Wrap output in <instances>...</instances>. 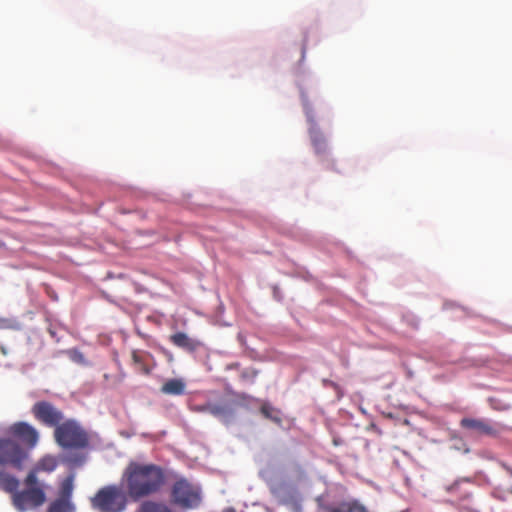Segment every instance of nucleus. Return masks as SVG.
<instances>
[{"label":"nucleus","mask_w":512,"mask_h":512,"mask_svg":"<svg viewBox=\"0 0 512 512\" xmlns=\"http://www.w3.org/2000/svg\"><path fill=\"white\" fill-rule=\"evenodd\" d=\"M131 357L132 363L138 372L145 375H149L151 373L152 369L148 365V360L152 357L151 354L145 351L133 350Z\"/></svg>","instance_id":"nucleus-12"},{"label":"nucleus","mask_w":512,"mask_h":512,"mask_svg":"<svg viewBox=\"0 0 512 512\" xmlns=\"http://www.w3.org/2000/svg\"><path fill=\"white\" fill-rule=\"evenodd\" d=\"M36 420L48 427H57L63 420V413L48 401L36 402L32 407Z\"/></svg>","instance_id":"nucleus-8"},{"label":"nucleus","mask_w":512,"mask_h":512,"mask_svg":"<svg viewBox=\"0 0 512 512\" xmlns=\"http://www.w3.org/2000/svg\"><path fill=\"white\" fill-rule=\"evenodd\" d=\"M29 458V452L9 437L0 438V466L22 470Z\"/></svg>","instance_id":"nucleus-6"},{"label":"nucleus","mask_w":512,"mask_h":512,"mask_svg":"<svg viewBox=\"0 0 512 512\" xmlns=\"http://www.w3.org/2000/svg\"><path fill=\"white\" fill-rule=\"evenodd\" d=\"M139 512H173V510L162 502L144 501L140 507Z\"/></svg>","instance_id":"nucleus-20"},{"label":"nucleus","mask_w":512,"mask_h":512,"mask_svg":"<svg viewBox=\"0 0 512 512\" xmlns=\"http://www.w3.org/2000/svg\"><path fill=\"white\" fill-rule=\"evenodd\" d=\"M7 433L15 441L19 440L20 445L27 449L28 452L37 445L39 440L37 429L23 421L15 422L10 425L7 429Z\"/></svg>","instance_id":"nucleus-7"},{"label":"nucleus","mask_w":512,"mask_h":512,"mask_svg":"<svg viewBox=\"0 0 512 512\" xmlns=\"http://www.w3.org/2000/svg\"><path fill=\"white\" fill-rule=\"evenodd\" d=\"M78 356L79 357H77V360H80V358H82V354H79Z\"/></svg>","instance_id":"nucleus-25"},{"label":"nucleus","mask_w":512,"mask_h":512,"mask_svg":"<svg viewBox=\"0 0 512 512\" xmlns=\"http://www.w3.org/2000/svg\"><path fill=\"white\" fill-rule=\"evenodd\" d=\"M78 356L79 357H77V360H80V358H82V354H79Z\"/></svg>","instance_id":"nucleus-26"},{"label":"nucleus","mask_w":512,"mask_h":512,"mask_svg":"<svg viewBox=\"0 0 512 512\" xmlns=\"http://www.w3.org/2000/svg\"><path fill=\"white\" fill-rule=\"evenodd\" d=\"M24 489L17 490L12 497V505L18 512H27L41 507L47 500L49 486L35 478L33 473H27L23 480Z\"/></svg>","instance_id":"nucleus-2"},{"label":"nucleus","mask_w":512,"mask_h":512,"mask_svg":"<svg viewBox=\"0 0 512 512\" xmlns=\"http://www.w3.org/2000/svg\"><path fill=\"white\" fill-rule=\"evenodd\" d=\"M306 114L310 123L309 135L315 152L319 155L324 154L327 151L326 139L321 130L316 126L314 119L309 115L308 111Z\"/></svg>","instance_id":"nucleus-10"},{"label":"nucleus","mask_w":512,"mask_h":512,"mask_svg":"<svg viewBox=\"0 0 512 512\" xmlns=\"http://www.w3.org/2000/svg\"><path fill=\"white\" fill-rule=\"evenodd\" d=\"M186 390V383L183 379L173 378L167 380L162 386L160 391L165 395H183Z\"/></svg>","instance_id":"nucleus-14"},{"label":"nucleus","mask_w":512,"mask_h":512,"mask_svg":"<svg viewBox=\"0 0 512 512\" xmlns=\"http://www.w3.org/2000/svg\"><path fill=\"white\" fill-rule=\"evenodd\" d=\"M458 486H459V482H458V481H456L454 484H452L451 486H449V487L447 488V490H448L449 492H452V491L456 490Z\"/></svg>","instance_id":"nucleus-24"},{"label":"nucleus","mask_w":512,"mask_h":512,"mask_svg":"<svg viewBox=\"0 0 512 512\" xmlns=\"http://www.w3.org/2000/svg\"><path fill=\"white\" fill-rule=\"evenodd\" d=\"M58 466L56 457L52 455H46L42 457L28 473H33L35 478H38L40 472L50 473L54 471Z\"/></svg>","instance_id":"nucleus-13"},{"label":"nucleus","mask_w":512,"mask_h":512,"mask_svg":"<svg viewBox=\"0 0 512 512\" xmlns=\"http://www.w3.org/2000/svg\"><path fill=\"white\" fill-rule=\"evenodd\" d=\"M46 512H76V507L72 501L55 498L50 502Z\"/></svg>","instance_id":"nucleus-17"},{"label":"nucleus","mask_w":512,"mask_h":512,"mask_svg":"<svg viewBox=\"0 0 512 512\" xmlns=\"http://www.w3.org/2000/svg\"><path fill=\"white\" fill-rule=\"evenodd\" d=\"M171 501L185 510L196 509L202 501L201 488L185 478H180L171 488Z\"/></svg>","instance_id":"nucleus-5"},{"label":"nucleus","mask_w":512,"mask_h":512,"mask_svg":"<svg viewBox=\"0 0 512 512\" xmlns=\"http://www.w3.org/2000/svg\"><path fill=\"white\" fill-rule=\"evenodd\" d=\"M327 512H368V510L357 500H351L343 501L337 506L330 507Z\"/></svg>","instance_id":"nucleus-16"},{"label":"nucleus","mask_w":512,"mask_h":512,"mask_svg":"<svg viewBox=\"0 0 512 512\" xmlns=\"http://www.w3.org/2000/svg\"><path fill=\"white\" fill-rule=\"evenodd\" d=\"M56 443L64 449H86L90 444L88 432L73 419L66 420L54 430Z\"/></svg>","instance_id":"nucleus-3"},{"label":"nucleus","mask_w":512,"mask_h":512,"mask_svg":"<svg viewBox=\"0 0 512 512\" xmlns=\"http://www.w3.org/2000/svg\"><path fill=\"white\" fill-rule=\"evenodd\" d=\"M170 341L173 345L189 352H194L201 346L200 341L190 338L184 332H177L175 334H172L170 336Z\"/></svg>","instance_id":"nucleus-11"},{"label":"nucleus","mask_w":512,"mask_h":512,"mask_svg":"<svg viewBox=\"0 0 512 512\" xmlns=\"http://www.w3.org/2000/svg\"><path fill=\"white\" fill-rule=\"evenodd\" d=\"M9 322L6 319L0 318V329L8 328Z\"/></svg>","instance_id":"nucleus-23"},{"label":"nucleus","mask_w":512,"mask_h":512,"mask_svg":"<svg viewBox=\"0 0 512 512\" xmlns=\"http://www.w3.org/2000/svg\"><path fill=\"white\" fill-rule=\"evenodd\" d=\"M194 411L197 412H205L209 413L215 417H221L226 414V407L220 404L215 403H206L203 405H198L193 408Z\"/></svg>","instance_id":"nucleus-19"},{"label":"nucleus","mask_w":512,"mask_h":512,"mask_svg":"<svg viewBox=\"0 0 512 512\" xmlns=\"http://www.w3.org/2000/svg\"><path fill=\"white\" fill-rule=\"evenodd\" d=\"M127 495L121 487L108 485L91 498V505L101 512H122L127 505Z\"/></svg>","instance_id":"nucleus-4"},{"label":"nucleus","mask_w":512,"mask_h":512,"mask_svg":"<svg viewBox=\"0 0 512 512\" xmlns=\"http://www.w3.org/2000/svg\"><path fill=\"white\" fill-rule=\"evenodd\" d=\"M260 411L265 418H267L277 424L281 423V417H280L279 410L275 409L270 404L264 403L261 406Z\"/></svg>","instance_id":"nucleus-21"},{"label":"nucleus","mask_w":512,"mask_h":512,"mask_svg":"<svg viewBox=\"0 0 512 512\" xmlns=\"http://www.w3.org/2000/svg\"><path fill=\"white\" fill-rule=\"evenodd\" d=\"M128 496L138 501L158 493L165 482L161 467L154 464L131 462L123 474Z\"/></svg>","instance_id":"nucleus-1"},{"label":"nucleus","mask_w":512,"mask_h":512,"mask_svg":"<svg viewBox=\"0 0 512 512\" xmlns=\"http://www.w3.org/2000/svg\"><path fill=\"white\" fill-rule=\"evenodd\" d=\"M19 480L4 470H0V490L9 493L11 498L19 488Z\"/></svg>","instance_id":"nucleus-15"},{"label":"nucleus","mask_w":512,"mask_h":512,"mask_svg":"<svg viewBox=\"0 0 512 512\" xmlns=\"http://www.w3.org/2000/svg\"><path fill=\"white\" fill-rule=\"evenodd\" d=\"M257 375H258V371L253 368H250V369L243 370L241 372L240 377L244 381H249V382L253 383L255 378L257 377Z\"/></svg>","instance_id":"nucleus-22"},{"label":"nucleus","mask_w":512,"mask_h":512,"mask_svg":"<svg viewBox=\"0 0 512 512\" xmlns=\"http://www.w3.org/2000/svg\"><path fill=\"white\" fill-rule=\"evenodd\" d=\"M74 489V476H67L60 484L58 496L56 498L72 501Z\"/></svg>","instance_id":"nucleus-18"},{"label":"nucleus","mask_w":512,"mask_h":512,"mask_svg":"<svg viewBox=\"0 0 512 512\" xmlns=\"http://www.w3.org/2000/svg\"><path fill=\"white\" fill-rule=\"evenodd\" d=\"M460 426L463 429L472 431L477 435L495 436L497 430L487 420L477 418H463L460 421Z\"/></svg>","instance_id":"nucleus-9"}]
</instances>
